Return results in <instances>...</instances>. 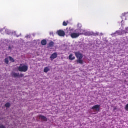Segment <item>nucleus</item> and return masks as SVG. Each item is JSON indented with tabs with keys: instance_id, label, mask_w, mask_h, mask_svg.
I'll return each mask as SVG.
<instances>
[{
	"instance_id": "15",
	"label": "nucleus",
	"mask_w": 128,
	"mask_h": 128,
	"mask_svg": "<svg viewBox=\"0 0 128 128\" xmlns=\"http://www.w3.org/2000/svg\"><path fill=\"white\" fill-rule=\"evenodd\" d=\"M4 106L6 108H10V103L8 102L4 104Z\"/></svg>"
},
{
	"instance_id": "25",
	"label": "nucleus",
	"mask_w": 128,
	"mask_h": 128,
	"mask_svg": "<svg viewBox=\"0 0 128 128\" xmlns=\"http://www.w3.org/2000/svg\"><path fill=\"white\" fill-rule=\"evenodd\" d=\"M75 32H76V30Z\"/></svg>"
},
{
	"instance_id": "11",
	"label": "nucleus",
	"mask_w": 128,
	"mask_h": 128,
	"mask_svg": "<svg viewBox=\"0 0 128 128\" xmlns=\"http://www.w3.org/2000/svg\"><path fill=\"white\" fill-rule=\"evenodd\" d=\"M48 46L49 48H52L54 46V42L53 41H50L48 44Z\"/></svg>"
},
{
	"instance_id": "2",
	"label": "nucleus",
	"mask_w": 128,
	"mask_h": 128,
	"mask_svg": "<svg viewBox=\"0 0 128 128\" xmlns=\"http://www.w3.org/2000/svg\"><path fill=\"white\" fill-rule=\"evenodd\" d=\"M74 54L76 58H78V60H82V58H84V56H82V52H80V51L74 52Z\"/></svg>"
},
{
	"instance_id": "20",
	"label": "nucleus",
	"mask_w": 128,
	"mask_h": 128,
	"mask_svg": "<svg viewBox=\"0 0 128 128\" xmlns=\"http://www.w3.org/2000/svg\"><path fill=\"white\" fill-rule=\"evenodd\" d=\"M128 28H126V31L124 32V34H128Z\"/></svg>"
},
{
	"instance_id": "6",
	"label": "nucleus",
	"mask_w": 128,
	"mask_h": 128,
	"mask_svg": "<svg viewBox=\"0 0 128 128\" xmlns=\"http://www.w3.org/2000/svg\"><path fill=\"white\" fill-rule=\"evenodd\" d=\"M100 104H96L91 108L92 110H96V112H100Z\"/></svg>"
},
{
	"instance_id": "7",
	"label": "nucleus",
	"mask_w": 128,
	"mask_h": 128,
	"mask_svg": "<svg viewBox=\"0 0 128 128\" xmlns=\"http://www.w3.org/2000/svg\"><path fill=\"white\" fill-rule=\"evenodd\" d=\"M38 117L39 118L40 120H42V122H48V118H46V117L40 114L38 116Z\"/></svg>"
},
{
	"instance_id": "14",
	"label": "nucleus",
	"mask_w": 128,
	"mask_h": 128,
	"mask_svg": "<svg viewBox=\"0 0 128 128\" xmlns=\"http://www.w3.org/2000/svg\"><path fill=\"white\" fill-rule=\"evenodd\" d=\"M8 58H9V60H10V62H14V58H12V57L9 56Z\"/></svg>"
},
{
	"instance_id": "1",
	"label": "nucleus",
	"mask_w": 128,
	"mask_h": 128,
	"mask_svg": "<svg viewBox=\"0 0 128 128\" xmlns=\"http://www.w3.org/2000/svg\"><path fill=\"white\" fill-rule=\"evenodd\" d=\"M28 66L24 64H20V66L18 67L19 72H28Z\"/></svg>"
},
{
	"instance_id": "17",
	"label": "nucleus",
	"mask_w": 128,
	"mask_h": 128,
	"mask_svg": "<svg viewBox=\"0 0 128 128\" xmlns=\"http://www.w3.org/2000/svg\"><path fill=\"white\" fill-rule=\"evenodd\" d=\"M4 62L6 64H8V58H5Z\"/></svg>"
},
{
	"instance_id": "9",
	"label": "nucleus",
	"mask_w": 128,
	"mask_h": 128,
	"mask_svg": "<svg viewBox=\"0 0 128 128\" xmlns=\"http://www.w3.org/2000/svg\"><path fill=\"white\" fill-rule=\"evenodd\" d=\"M12 76L13 78H18L20 76V73H16V72H13L12 74Z\"/></svg>"
},
{
	"instance_id": "8",
	"label": "nucleus",
	"mask_w": 128,
	"mask_h": 128,
	"mask_svg": "<svg viewBox=\"0 0 128 128\" xmlns=\"http://www.w3.org/2000/svg\"><path fill=\"white\" fill-rule=\"evenodd\" d=\"M56 58H58V53H56V52L53 53L50 57L51 60H53Z\"/></svg>"
},
{
	"instance_id": "12",
	"label": "nucleus",
	"mask_w": 128,
	"mask_h": 128,
	"mask_svg": "<svg viewBox=\"0 0 128 128\" xmlns=\"http://www.w3.org/2000/svg\"><path fill=\"white\" fill-rule=\"evenodd\" d=\"M50 68H48V67L46 66L44 68V72H50Z\"/></svg>"
},
{
	"instance_id": "23",
	"label": "nucleus",
	"mask_w": 128,
	"mask_h": 128,
	"mask_svg": "<svg viewBox=\"0 0 128 128\" xmlns=\"http://www.w3.org/2000/svg\"><path fill=\"white\" fill-rule=\"evenodd\" d=\"M91 36H92L94 34V33L93 32H91Z\"/></svg>"
},
{
	"instance_id": "3",
	"label": "nucleus",
	"mask_w": 128,
	"mask_h": 128,
	"mask_svg": "<svg viewBox=\"0 0 128 128\" xmlns=\"http://www.w3.org/2000/svg\"><path fill=\"white\" fill-rule=\"evenodd\" d=\"M82 34L80 32H73L70 34V36L72 38H78Z\"/></svg>"
},
{
	"instance_id": "22",
	"label": "nucleus",
	"mask_w": 128,
	"mask_h": 128,
	"mask_svg": "<svg viewBox=\"0 0 128 128\" xmlns=\"http://www.w3.org/2000/svg\"><path fill=\"white\" fill-rule=\"evenodd\" d=\"M125 109L126 110H128V104L126 106Z\"/></svg>"
},
{
	"instance_id": "5",
	"label": "nucleus",
	"mask_w": 128,
	"mask_h": 128,
	"mask_svg": "<svg viewBox=\"0 0 128 128\" xmlns=\"http://www.w3.org/2000/svg\"><path fill=\"white\" fill-rule=\"evenodd\" d=\"M57 34L59 36H66V33L64 32V31L62 30H58L56 32Z\"/></svg>"
},
{
	"instance_id": "18",
	"label": "nucleus",
	"mask_w": 128,
	"mask_h": 128,
	"mask_svg": "<svg viewBox=\"0 0 128 128\" xmlns=\"http://www.w3.org/2000/svg\"><path fill=\"white\" fill-rule=\"evenodd\" d=\"M63 26H68V23H66V21L63 22L62 23Z\"/></svg>"
},
{
	"instance_id": "19",
	"label": "nucleus",
	"mask_w": 128,
	"mask_h": 128,
	"mask_svg": "<svg viewBox=\"0 0 128 128\" xmlns=\"http://www.w3.org/2000/svg\"><path fill=\"white\" fill-rule=\"evenodd\" d=\"M0 128H6V126L4 124H0Z\"/></svg>"
},
{
	"instance_id": "4",
	"label": "nucleus",
	"mask_w": 128,
	"mask_h": 128,
	"mask_svg": "<svg viewBox=\"0 0 128 128\" xmlns=\"http://www.w3.org/2000/svg\"><path fill=\"white\" fill-rule=\"evenodd\" d=\"M124 32H126V30H122V31L117 30L116 32L112 33V36H116V34H118V36L122 35V34H124Z\"/></svg>"
},
{
	"instance_id": "10",
	"label": "nucleus",
	"mask_w": 128,
	"mask_h": 128,
	"mask_svg": "<svg viewBox=\"0 0 128 128\" xmlns=\"http://www.w3.org/2000/svg\"><path fill=\"white\" fill-rule=\"evenodd\" d=\"M68 58L70 60H76V57L72 54H70L68 56Z\"/></svg>"
},
{
	"instance_id": "13",
	"label": "nucleus",
	"mask_w": 128,
	"mask_h": 128,
	"mask_svg": "<svg viewBox=\"0 0 128 128\" xmlns=\"http://www.w3.org/2000/svg\"><path fill=\"white\" fill-rule=\"evenodd\" d=\"M41 44L42 46H46V40H42L41 41Z\"/></svg>"
},
{
	"instance_id": "24",
	"label": "nucleus",
	"mask_w": 128,
	"mask_h": 128,
	"mask_svg": "<svg viewBox=\"0 0 128 128\" xmlns=\"http://www.w3.org/2000/svg\"><path fill=\"white\" fill-rule=\"evenodd\" d=\"M18 36H20V35L16 36L17 38H18Z\"/></svg>"
},
{
	"instance_id": "21",
	"label": "nucleus",
	"mask_w": 128,
	"mask_h": 128,
	"mask_svg": "<svg viewBox=\"0 0 128 128\" xmlns=\"http://www.w3.org/2000/svg\"><path fill=\"white\" fill-rule=\"evenodd\" d=\"M18 77H20V78L24 77V74H19Z\"/></svg>"
},
{
	"instance_id": "16",
	"label": "nucleus",
	"mask_w": 128,
	"mask_h": 128,
	"mask_svg": "<svg viewBox=\"0 0 128 128\" xmlns=\"http://www.w3.org/2000/svg\"><path fill=\"white\" fill-rule=\"evenodd\" d=\"M77 62L80 64H84V60H82V59H78Z\"/></svg>"
}]
</instances>
